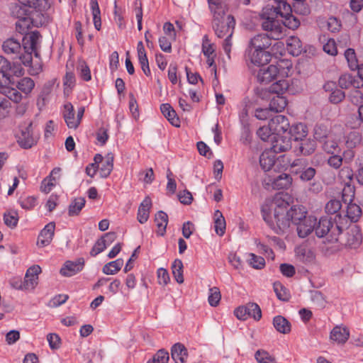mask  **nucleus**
<instances>
[{"label": "nucleus", "instance_id": "obj_1", "mask_svg": "<svg viewBox=\"0 0 363 363\" xmlns=\"http://www.w3.org/2000/svg\"><path fill=\"white\" fill-rule=\"evenodd\" d=\"M290 196L288 194L279 193L275 195L272 201L274 216L272 217L264 209L262 217L268 225L277 233H283L289 228V219L286 213L289 206Z\"/></svg>", "mask_w": 363, "mask_h": 363}, {"label": "nucleus", "instance_id": "obj_2", "mask_svg": "<svg viewBox=\"0 0 363 363\" xmlns=\"http://www.w3.org/2000/svg\"><path fill=\"white\" fill-rule=\"evenodd\" d=\"M18 4L12 9V14L18 21L16 22V30L26 33L30 25V18L28 17V10L33 9L36 11H44L50 8L49 0H18Z\"/></svg>", "mask_w": 363, "mask_h": 363}, {"label": "nucleus", "instance_id": "obj_3", "mask_svg": "<svg viewBox=\"0 0 363 363\" xmlns=\"http://www.w3.org/2000/svg\"><path fill=\"white\" fill-rule=\"evenodd\" d=\"M314 232L318 238H326L329 242L338 241V237L347 227V221L341 214L335 216L334 219L328 216L321 217L314 226Z\"/></svg>", "mask_w": 363, "mask_h": 363}, {"label": "nucleus", "instance_id": "obj_4", "mask_svg": "<svg viewBox=\"0 0 363 363\" xmlns=\"http://www.w3.org/2000/svg\"><path fill=\"white\" fill-rule=\"evenodd\" d=\"M269 9H266L262 14V28L264 30L267 31V35L271 38L277 40L281 38L283 35V26L281 22L276 19V13L273 11L271 14L267 13Z\"/></svg>", "mask_w": 363, "mask_h": 363}, {"label": "nucleus", "instance_id": "obj_5", "mask_svg": "<svg viewBox=\"0 0 363 363\" xmlns=\"http://www.w3.org/2000/svg\"><path fill=\"white\" fill-rule=\"evenodd\" d=\"M283 63L281 62L277 65H270L267 68L259 69L257 76V80L261 83L267 84L274 79L287 77L289 67L284 66Z\"/></svg>", "mask_w": 363, "mask_h": 363}, {"label": "nucleus", "instance_id": "obj_6", "mask_svg": "<svg viewBox=\"0 0 363 363\" xmlns=\"http://www.w3.org/2000/svg\"><path fill=\"white\" fill-rule=\"evenodd\" d=\"M39 139V133L33 130V123H25L19 127V133L17 134L18 145L24 148L29 149L36 145Z\"/></svg>", "mask_w": 363, "mask_h": 363}, {"label": "nucleus", "instance_id": "obj_7", "mask_svg": "<svg viewBox=\"0 0 363 363\" xmlns=\"http://www.w3.org/2000/svg\"><path fill=\"white\" fill-rule=\"evenodd\" d=\"M235 25L233 16L228 15L225 19L220 22H212V28L218 38L232 37Z\"/></svg>", "mask_w": 363, "mask_h": 363}, {"label": "nucleus", "instance_id": "obj_8", "mask_svg": "<svg viewBox=\"0 0 363 363\" xmlns=\"http://www.w3.org/2000/svg\"><path fill=\"white\" fill-rule=\"evenodd\" d=\"M272 137L271 145L268 149L275 154L286 152L291 148L292 145L289 136L275 134Z\"/></svg>", "mask_w": 363, "mask_h": 363}, {"label": "nucleus", "instance_id": "obj_9", "mask_svg": "<svg viewBox=\"0 0 363 363\" xmlns=\"http://www.w3.org/2000/svg\"><path fill=\"white\" fill-rule=\"evenodd\" d=\"M38 38V33H33L30 36L29 48L24 46L23 48V52L21 51L20 54L16 57L20 60L23 65L26 67H30L32 65V52L34 51L36 48Z\"/></svg>", "mask_w": 363, "mask_h": 363}, {"label": "nucleus", "instance_id": "obj_10", "mask_svg": "<svg viewBox=\"0 0 363 363\" xmlns=\"http://www.w3.org/2000/svg\"><path fill=\"white\" fill-rule=\"evenodd\" d=\"M247 57L250 62L256 66H262L268 63L271 60L269 52L257 49L247 48Z\"/></svg>", "mask_w": 363, "mask_h": 363}, {"label": "nucleus", "instance_id": "obj_11", "mask_svg": "<svg viewBox=\"0 0 363 363\" xmlns=\"http://www.w3.org/2000/svg\"><path fill=\"white\" fill-rule=\"evenodd\" d=\"M269 125L275 134L288 133L291 125L288 118L283 115H277L269 121Z\"/></svg>", "mask_w": 363, "mask_h": 363}, {"label": "nucleus", "instance_id": "obj_12", "mask_svg": "<svg viewBox=\"0 0 363 363\" xmlns=\"http://www.w3.org/2000/svg\"><path fill=\"white\" fill-rule=\"evenodd\" d=\"M315 224H316V218L312 216H307L296 224L298 235L301 238H306L314 231Z\"/></svg>", "mask_w": 363, "mask_h": 363}, {"label": "nucleus", "instance_id": "obj_13", "mask_svg": "<svg viewBox=\"0 0 363 363\" xmlns=\"http://www.w3.org/2000/svg\"><path fill=\"white\" fill-rule=\"evenodd\" d=\"M41 271L39 265H33L27 269L23 279L27 290H33L38 285V275Z\"/></svg>", "mask_w": 363, "mask_h": 363}, {"label": "nucleus", "instance_id": "obj_14", "mask_svg": "<svg viewBox=\"0 0 363 363\" xmlns=\"http://www.w3.org/2000/svg\"><path fill=\"white\" fill-rule=\"evenodd\" d=\"M84 265V261L82 258L76 261H67L61 268L60 274L64 277H72L81 272Z\"/></svg>", "mask_w": 363, "mask_h": 363}, {"label": "nucleus", "instance_id": "obj_15", "mask_svg": "<svg viewBox=\"0 0 363 363\" xmlns=\"http://www.w3.org/2000/svg\"><path fill=\"white\" fill-rule=\"evenodd\" d=\"M306 214L307 211L304 206L301 205H294L286 211L285 216L286 218L289 219V225L290 224V221L296 225L306 218L307 217Z\"/></svg>", "mask_w": 363, "mask_h": 363}, {"label": "nucleus", "instance_id": "obj_16", "mask_svg": "<svg viewBox=\"0 0 363 363\" xmlns=\"http://www.w3.org/2000/svg\"><path fill=\"white\" fill-rule=\"evenodd\" d=\"M271 37L267 34H258L250 40L248 48L261 50H266L272 45Z\"/></svg>", "mask_w": 363, "mask_h": 363}, {"label": "nucleus", "instance_id": "obj_17", "mask_svg": "<svg viewBox=\"0 0 363 363\" xmlns=\"http://www.w3.org/2000/svg\"><path fill=\"white\" fill-rule=\"evenodd\" d=\"M61 172L62 169L60 167H55L49 176L43 181L41 190L45 193L50 192L60 179Z\"/></svg>", "mask_w": 363, "mask_h": 363}, {"label": "nucleus", "instance_id": "obj_18", "mask_svg": "<svg viewBox=\"0 0 363 363\" xmlns=\"http://www.w3.org/2000/svg\"><path fill=\"white\" fill-rule=\"evenodd\" d=\"M55 225L53 222L47 224L44 228L40 231L38 238V245L40 247H45L48 245L54 236Z\"/></svg>", "mask_w": 363, "mask_h": 363}, {"label": "nucleus", "instance_id": "obj_19", "mask_svg": "<svg viewBox=\"0 0 363 363\" xmlns=\"http://www.w3.org/2000/svg\"><path fill=\"white\" fill-rule=\"evenodd\" d=\"M208 9L212 16V22H220L226 18V8L223 1L208 4Z\"/></svg>", "mask_w": 363, "mask_h": 363}, {"label": "nucleus", "instance_id": "obj_20", "mask_svg": "<svg viewBox=\"0 0 363 363\" xmlns=\"http://www.w3.org/2000/svg\"><path fill=\"white\" fill-rule=\"evenodd\" d=\"M316 149V143L314 140L304 138L300 140L297 147H295V152L304 156L312 155Z\"/></svg>", "mask_w": 363, "mask_h": 363}, {"label": "nucleus", "instance_id": "obj_21", "mask_svg": "<svg viewBox=\"0 0 363 363\" xmlns=\"http://www.w3.org/2000/svg\"><path fill=\"white\" fill-rule=\"evenodd\" d=\"M152 206V199L150 196H146L140 203L138 208V220L140 223H145L150 217V211Z\"/></svg>", "mask_w": 363, "mask_h": 363}, {"label": "nucleus", "instance_id": "obj_22", "mask_svg": "<svg viewBox=\"0 0 363 363\" xmlns=\"http://www.w3.org/2000/svg\"><path fill=\"white\" fill-rule=\"evenodd\" d=\"M63 117L69 128L76 129L79 126V121L76 119L74 107L69 102L64 105Z\"/></svg>", "mask_w": 363, "mask_h": 363}, {"label": "nucleus", "instance_id": "obj_23", "mask_svg": "<svg viewBox=\"0 0 363 363\" xmlns=\"http://www.w3.org/2000/svg\"><path fill=\"white\" fill-rule=\"evenodd\" d=\"M171 356L175 363H184L188 357V352L183 344L177 342L171 348Z\"/></svg>", "mask_w": 363, "mask_h": 363}, {"label": "nucleus", "instance_id": "obj_24", "mask_svg": "<svg viewBox=\"0 0 363 363\" xmlns=\"http://www.w3.org/2000/svg\"><path fill=\"white\" fill-rule=\"evenodd\" d=\"M277 160L276 154L267 148L259 157L261 167L265 171H269L274 165Z\"/></svg>", "mask_w": 363, "mask_h": 363}, {"label": "nucleus", "instance_id": "obj_25", "mask_svg": "<svg viewBox=\"0 0 363 363\" xmlns=\"http://www.w3.org/2000/svg\"><path fill=\"white\" fill-rule=\"evenodd\" d=\"M330 337L331 340L338 344H344L350 337V332L346 327L336 325L331 330Z\"/></svg>", "mask_w": 363, "mask_h": 363}, {"label": "nucleus", "instance_id": "obj_26", "mask_svg": "<svg viewBox=\"0 0 363 363\" xmlns=\"http://www.w3.org/2000/svg\"><path fill=\"white\" fill-rule=\"evenodd\" d=\"M338 84L342 89H349L351 87L357 89L360 87L361 81L352 74L345 73L340 77Z\"/></svg>", "mask_w": 363, "mask_h": 363}, {"label": "nucleus", "instance_id": "obj_27", "mask_svg": "<svg viewBox=\"0 0 363 363\" xmlns=\"http://www.w3.org/2000/svg\"><path fill=\"white\" fill-rule=\"evenodd\" d=\"M2 49L6 54L16 56L23 51L21 43L13 38H9L3 43Z\"/></svg>", "mask_w": 363, "mask_h": 363}, {"label": "nucleus", "instance_id": "obj_28", "mask_svg": "<svg viewBox=\"0 0 363 363\" xmlns=\"http://www.w3.org/2000/svg\"><path fill=\"white\" fill-rule=\"evenodd\" d=\"M286 49L293 56H298L303 51L301 40L296 36H290L286 39Z\"/></svg>", "mask_w": 363, "mask_h": 363}, {"label": "nucleus", "instance_id": "obj_29", "mask_svg": "<svg viewBox=\"0 0 363 363\" xmlns=\"http://www.w3.org/2000/svg\"><path fill=\"white\" fill-rule=\"evenodd\" d=\"M307 134V126L302 123L292 125L287 133L288 136L293 137L296 141L304 139Z\"/></svg>", "mask_w": 363, "mask_h": 363}, {"label": "nucleus", "instance_id": "obj_30", "mask_svg": "<svg viewBox=\"0 0 363 363\" xmlns=\"http://www.w3.org/2000/svg\"><path fill=\"white\" fill-rule=\"evenodd\" d=\"M160 111L163 116L169 121V123L176 126H179V119L173 108L169 104H162L160 106Z\"/></svg>", "mask_w": 363, "mask_h": 363}, {"label": "nucleus", "instance_id": "obj_31", "mask_svg": "<svg viewBox=\"0 0 363 363\" xmlns=\"http://www.w3.org/2000/svg\"><path fill=\"white\" fill-rule=\"evenodd\" d=\"M292 183V177L286 173L279 174L272 182V187L275 189H288Z\"/></svg>", "mask_w": 363, "mask_h": 363}, {"label": "nucleus", "instance_id": "obj_32", "mask_svg": "<svg viewBox=\"0 0 363 363\" xmlns=\"http://www.w3.org/2000/svg\"><path fill=\"white\" fill-rule=\"evenodd\" d=\"M275 5H272L269 9L274 11L276 15L287 16L291 12V7L286 0H273Z\"/></svg>", "mask_w": 363, "mask_h": 363}, {"label": "nucleus", "instance_id": "obj_33", "mask_svg": "<svg viewBox=\"0 0 363 363\" xmlns=\"http://www.w3.org/2000/svg\"><path fill=\"white\" fill-rule=\"evenodd\" d=\"M274 328L280 333L288 334L291 331V323L281 315H277L273 319Z\"/></svg>", "mask_w": 363, "mask_h": 363}, {"label": "nucleus", "instance_id": "obj_34", "mask_svg": "<svg viewBox=\"0 0 363 363\" xmlns=\"http://www.w3.org/2000/svg\"><path fill=\"white\" fill-rule=\"evenodd\" d=\"M113 167V155L112 153H108L104 159V161L101 163V166H99V174L101 177H108Z\"/></svg>", "mask_w": 363, "mask_h": 363}, {"label": "nucleus", "instance_id": "obj_35", "mask_svg": "<svg viewBox=\"0 0 363 363\" xmlns=\"http://www.w3.org/2000/svg\"><path fill=\"white\" fill-rule=\"evenodd\" d=\"M330 133V129L325 123H317L313 128V136L320 143L328 138Z\"/></svg>", "mask_w": 363, "mask_h": 363}, {"label": "nucleus", "instance_id": "obj_36", "mask_svg": "<svg viewBox=\"0 0 363 363\" xmlns=\"http://www.w3.org/2000/svg\"><path fill=\"white\" fill-rule=\"evenodd\" d=\"M287 105L286 99L281 95H275L271 98L269 108L274 112H281Z\"/></svg>", "mask_w": 363, "mask_h": 363}, {"label": "nucleus", "instance_id": "obj_37", "mask_svg": "<svg viewBox=\"0 0 363 363\" xmlns=\"http://www.w3.org/2000/svg\"><path fill=\"white\" fill-rule=\"evenodd\" d=\"M362 242V235L356 230H350L347 233L345 245L351 249L357 248Z\"/></svg>", "mask_w": 363, "mask_h": 363}, {"label": "nucleus", "instance_id": "obj_38", "mask_svg": "<svg viewBox=\"0 0 363 363\" xmlns=\"http://www.w3.org/2000/svg\"><path fill=\"white\" fill-rule=\"evenodd\" d=\"M362 215V209L361 208L352 201H349L347 208V214L344 216L348 222V219H350L352 222H356L360 218Z\"/></svg>", "mask_w": 363, "mask_h": 363}, {"label": "nucleus", "instance_id": "obj_39", "mask_svg": "<svg viewBox=\"0 0 363 363\" xmlns=\"http://www.w3.org/2000/svg\"><path fill=\"white\" fill-rule=\"evenodd\" d=\"M225 220L222 213L216 210L214 213V228L217 235L223 236L225 232Z\"/></svg>", "mask_w": 363, "mask_h": 363}, {"label": "nucleus", "instance_id": "obj_40", "mask_svg": "<svg viewBox=\"0 0 363 363\" xmlns=\"http://www.w3.org/2000/svg\"><path fill=\"white\" fill-rule=\"evenodd\" d=\"M155 221L158 228L157 234L160 235H164L168 223L167 214L162 211H158L155 215Z\"/></svg>", "mask_w": 363, "mask_h": 363}, {"label": "nucleus", "instance_id": "obj_41", "mask_svg": "<svg viewBox=\"0 0 363 363\" xmlns=\"http://www.w3.org/2000/svg\"><path fill=\"white\" fill-rule=\"evenodd\" d=\"M90 8L93 16V21L95 28L100 30L101 28V11L97 0H90Z\"/></svg>", "mask_w": 363, "mask_h": 363}, {"label": "nucleus", "instance_id": "obj_42", "mask_svg": "<svg viewBox=\"0 0 363 363\" xmlns=\"http://www.w3.org/2000/svg\"><path fill=\"white\" fill-rule=\"evenodd\" d=\"M277 82L269 86V92L276 95H281L286 91L289 87L288 82L284 78L276 79Z\"/></svg>", "mask_w": 363, "mask_h": 363}, {"label": "nucleus", "instance_id": "obj_43", "mask_svg": "<svg viewBox=\"0 0 363 363\" xmlns=\"http://www.w3.org/2000/svg\"><path fill=\"white\" fill-rule=\"evenodd\" d=\"M140 45L142 46V42H139L138 43V56L141 65V69L146 76H150L151 74V72L149 67L148 60L146 55L143 52V48H140Z\"/></svg>", "mask_w": 363, "mask_h": 363}, {"label": "nucleus", "instance_id": "obj_44", "mask_svg": "<svg viewBox=\"0 0 363 363\" xmlns=\"http://www.w3.org/2000/svg\"><path fill=\"white\" fill-rule=\"evenodd\" d=\"M123 265V260L122 259H117L105 264L102 270L104 274L112 275L116 274Z\"/></svg>", "mask_w": 363, "mask_h": 363}, {"label": "nucleus", "instance_id": "obj_45", "mask_svg": "<svg viewBox=\"0 0 363 363\" xmlns=\"http://www.w3.org/2000/svg\"><path fill=\"white\" fill-rule=\"evenodd\" d=\"M84 198L79 197L74 199L69 206L68 213L70 216H77L85 206Z\"/></svg>", "mask_w": 363, "mask_h": 363}, {"label": "nucleus", "instance_id": "obj_46", "mask_svg": "<svg viewBox=\"0 0 363 363\" xmlns=\"http://www.w3.org/2000/svg\"><path fill=\"white\" fill-rule=\"evenodd\" d=\"M35 86L34 81L30 77H23L21 79L17 84V88L22 93L28 95Z\"/></svg>", "mask_w": 363, "mask_h": 363}, {"label": "nucleus", "instance_id": "obj_47", "mask_svg": "<svg viewBox=\"0 0 363 363\" xmlns=\"http://www.w3.org/2000/svg\"><path fill=\"white\" fill-rule=\"evenodd\" d=\"M172 270L174 277L177 282L182 284L184 282L183 277V263L182 260L177 259L172 264Z\"/></svg>", "mask_w": 363, "mask_h": 363}, {"label": "nucleus", "instance_id": "obj_48", "mask_svg": "<svg viewBox=\"0 0 363 363\" xmlns=\"http://www.w3.org/2000/svg\"><path fill=\"white\" fill-rule=\"evenodd\" d=\"M362 135L357 131H352L347 136L345 144L348 148L352 149L361 143Z\"/></svg>", "mask_w": 363, "mask_h": 363}, {"label": "nucleus", "instance_id": "obj_49", "mask_svg": "<svg viewBox=\"0 0 363 363\" xmlns=\"http://www.w3.org/2000/svg\"><path fill=\"white\" fill-rule=\"evenodd\" d=\"M345 57L347 61L348 66L352 70H356L359 67L354 50L348 48L345 52Z\"/></svg>", "mask_w": 363, "mask_h": 363}, {"label": "nucleus", "instance_id": "obj_50", "mask_svg": "<svg viewBox=\"0 0 363 363\" xmlns=\"http://www.w3.org/2000/svg\"><path fill=\"white\" fill-rule=\"evenodd\" d=\"M342 208L341 201L338 199H331L325 205V210L328 214H340L339 213Z\"/></svg>", "mask_w": 363, "mask_h": 363}, {"label": "nucleus", "instance_id": "obj_51", "mask_svg": "<svg viewBox=\"0 0 363 363\" xmlns=\"http://www.w3.org/2000/svg\"><path fill=\"white\" fill-rule=\"evenodd\" d=\"M11 103L0 93V121L6 118L10 112Z\"/></svg>", "mask_w": 363, "mask_h": 363}, {"label": "nucleus", "instance_id": "obj_52", "mask_svg": "<svg viewBox=\"0 0 363 363\" xmlns=\"http://www.w3.org/2000/svg\"><path fill=\"white\" fill-rule=\"evenodd\" d=\"M323 149L329 154L339 153L340 150L336 140L327 138L323 141Z\"/></svg>", "mask_w": 363, "mask_h": 363}, {"label": "nucleus", "instance_id": "obj_53", "mask_svg": "<svg viewBox=\"0 0 363 363\" xmlns=\"http://www.w3.org/2000/svg\"><path fill=\"white\" fill-rule=\"evenodd\" d=\"M296 174H300V179L303 182L311 181L316 174V170L313 167H309L303 168V169L295 171Z\"/></svg>", "mask_w": 363, "mask_h": 363}, {"label": "nucleus", "instance_id": "obj_54", "mask_svg": "<svg viewBox=\"0 0 363 363\" xmlns=\"http://www.w3.org/2000/svg\"><path fill=\"white\" fill-rule=\"evenodd\" d=\"M169 359V353L164 349L159 350L153 356L152 359H149L147 363H167Z\"/></svg>", "mask_w": 363, "mask_h": 363}, {"label": "nucleus", "instance_id": "obj_55", "mask_svg": "<svg viewBox=\"0 0 363 363\" xmlns=\"http://www.w3.org/2000/svg\"><path fill=\"white\" fill-rule=\"evenodd\" d=\"M250 259L248 264L254 269H261L265 266V260L262 257L257 256L254 253L249 254Z\"/></svg>", "mask_w": 363, "mask_h": 363}, {"label": "nucleus", "instance_id": "obj_56", "mask_svg": "<svg viewBox=\"0 0 363 363\" xmlns=\"http://www.w3.org/2000/svg\"><path fill=\"white\" fill-rule=\"evenodd\" d=\"M257 136L263 141L272 140V136L275 135L269 124L267 126L260 127L257 131Z\"/></svg>", "mask_w": 363, "mask_h": 363}, {"label": "nucleus", "instance_id": "obj_57", "mask_svg": "<svg viewBox=\"0 0 363 363\" xmlns=\"http://www.w3.org/2000/svg\"><path fill=\"white\" fill-rule=\"evenodd\" d=\"M202 52L205 56L216 55L214 45L211 43L207 35H203L202 38Z\"/></svg>", "mask_w": 363, "mask_h": 363}, {"label": "nucleus", "instance_id": "obj_58", "mask_svg": "<svg viewBox=\"0 0 363 363\" xmlns=\"http://www.w3.org/2000/svg\"><path fill=\"white\" fill-rule=\"evenodd\" d=\"M139 180L143 182L145 185L150 184L155 179V174L152 168H147L139 173Z\"/></svg>", "mask_w": 363, "mask_h": 363}, {"label": "nucleus", "instance_id": "obj_59", "mask_svg": "<svg viewBox=\"0 0 363 363\" xmlns=\"http://www.w3.org/2000/svg\"><path fill=\"white\" fill-rule=\"evenodd\" d=\"M354 186L350 183L346 182L342 191V199L345 203L348 201H352L354 197Z\"/></svg>", "mask_w": 363, "mask_h": 363}, {"label": "nucleus", "instance_id": "obj_60", "mask_svg": "<svg viewBox=\"0 0 363 363\" xmlns=\"http://www.w3.org/2000/svg\"><path fill=\"white\" fill-rule=\"evenodd\" d=\"M221 296L220 290L217 287H213L209 289L208 301L211 306H216L220 300Z\"/></svg>", "mask_w": 363, "mask_h": 363}, {"label": "nucleus", "instance_id": "obj_61", "mask_svg": "<svg viewBox=\"0 0 363 363\" xmlns=\"http://www.w3.org/2000/svg\"><path fill=\"white\" fill-rule=\"evenodd\" d=\"M255 357L259 363H276L275 359L264 350L257 351Z\"/></svg>", "mask_w": 363, "mask_h": 363}, {"label": "nucleus", "instance_id": "obj_62", "mask_svg": "<svg viewBox=\"0 0 363 363\" xmlns=\"http://www.w3.org/2000/svg\"><path fill=\"white\" fill-rule=\"evenodd\" d=\"M249 317L253 318L255 320H259L262 317V311L259 306L255 303H247Z\"/></svg>", "mask_w": 363, "mask_h": 363}, {"label": "nucleus", "instance_id": "obj_63", "mask_svg": "<svg viewBox=\"0 0 363 363\" xmlns=\"http://www.w3.org/2000/svg\"><path fill=\"white\" fill-rule=\"evenodd\" d=\"M274 290L277 296V298L284 301H286L289 300V295L286 293V289L284 288L282 284L279 282H276L274 284Z\"/></svg>", "mask_w": 363, "mask_h": 363}, {"label": "nucleus", "instance_id": "obj_64", "mask_svg": "<svg viewBox=\"0 0 363 363\" xmlns=\"http://www.w3.org/2000/svg\"><path fill=\"white\" fill-rule=\"evenodd\" d=\"M18 202L23 208L30 210L36 205V199L34 196L21 197Z\"/></svg>", "mask_w": 363, "mask_h": 363}]
</instances>
